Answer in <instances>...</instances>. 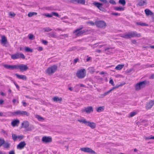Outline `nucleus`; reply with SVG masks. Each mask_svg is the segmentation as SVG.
Listing matches in <instances>:
<instances>
[{
	"instance_id": "obj_1",
	"label": "nucleus",
	"mask_w": 154,
	"mask_h": 154,
	"mask_svg": "<svg viewBox=\"0 0 154 154\" xmlns=\"http://www.w3.org/2000/svg\"><path fill=\"white\" fill-rule=\"evenodd\" d=\"M140 36L141 35L140 33H137L136 31H131L127 34H124L122 37L126 39H129L134 37H140Z\"/></svg>"
},
{
	"instance_id": "obj_2",
	"label": "nucleus",
	"mask_w": 154,
	"mask_h": 154,
	"mask_svg": "<svg viewBox=\"0 0 154 154\" xmlns=\"http://www.w3.org/2000/svg\"><path fill=\"white\" fill-rule=\"evenodd\" d=\"M78 121L80 123H82L85 124L86 125L89 126L92 129L95 128L96 126V125L95 123L87 121L85 119H78Z\"/></svg>"
},
{
	"instance_id": "obj_3",
	"label": "nucleus",
	"mask_w": 154,
	"mask_h": 154,
	"mask_svg": "<svg viewBox=\"0 0 154 154\" xmlns=\"http://www.w3.org/2000/svg\"><path fill=\"white\" fill-rule=\"evenodd\" d=\"M57 66L56 65H53L49 67L46 70V73L49 75H52L57 70Z\"/></svg>"
},
{
	"instance_id": "obj_4",
	"label": "nucleus",
	"mask_w": 154,
	"mask_h": 154,
	"mask_svg": "<svg viewBox=\"0 0 154 154\" xmlns=\"http://www.w3.org/2000/svg\"><path fill=\"white\" fill-rule=\"evenodd\" d=\"M11 114L13 115L14 116L20 115L22 116H29V113L26 111H21L20 110L12 112Z\"/></svg>"
},
{
	"instance_id": "obj_5",
	"label": "nucleus",
	"mask_w": 154,
	"mask_h": 154,
	"mask_svg": "<svg viewBox=\"0 0 154 154\" xmlns=\"http://www.w3.org/2000/svg\"><path fill=\"white\" fill-rule=\"evenodd\" d=\"M146 81H144L136 84L135 86V89L136 91H139L146 86Z\"/></svg>"
},
{
	"instance_id": "obj_6",
	"label": "nucleus",
	"mask_w": 154,
	"mask_h": 154,
	"mask_svg": "<svg viewBox=\"0 0 154 154\" xmlns=\"http://www.w3.org/2000/svg\"><path fill=\"white\" fill-rule=\"evenodd\" d=\"M86 73L85 70V69H82L77 71L76 75L79 79H82L85 76Z\"/></svg>"
},
{
	"instance_id": "obj_7",
	"label": "nucleus",
	"mask_w": 154,
	"mask_h": 154,
	"mask_svg": "<svg viewBox=\"0 0 154 154\" xmlns=\"http://www.w3.org/2000/svg\"><path fill=\"white\" fill-rule=\"evenodd\" d=\"M83 28L82 26H81L73 31V33L75 34L77 36H78L81 35L83 33L86 32L87 30L86 29L81 30Z\"/></svg>"
},
{
	"instance_id": "obj_8",
	"label": "nucleus",
	"mask_w": 154,
	"mask_h": 154,
	"mask_svg": "<svg viewBox=\"0 0 154 154\" xmlns=\"http://www.w3.org/2000/svg\"><path fill=\"white\" fill-rule=\"evenodd\" d=\"M95 24L97 27L102 29L105 28L106 26V22L102 20L95 21Z\"/></svg>"
},
{
	"instance_id": "obj_9",
	"label": "nucleus",
	"mask_w": 154,
	"mask_h": 154,
	"mask_svg": "<svg viewBox=\"0 0 154 154\" xmlns=\"http://www.w3.org/2000/svg\"><path fill=\"white\" fill-rule=\"evenodd\" d=\"M11 58L13 60H16L21 57L24 59L25 58V57L24 55L22 53H17L11 55Z\"/></svg>"
},
{
	"instance_id": "obj_10",
	"label": "nucleus",
	"mask_w": 154,
	"mask_h": 154,
	"mask_svg": "<svg viewBox=\"0 0 154 154\" xmlns=\"http://www.w3.org/2000/svg\"><path fill=\"white\" fill-rule=\"evenodd\" d=\"M93 111V108L91 106H88L86 107H85L82 109L81 110V112L82 113L85 112L87 114H89Z\"/></svg>"
},
{
	"instance_id": "obj_11",
	"label": "nucleus",
	"mask_w": 154,
	"mask_h": 154,
	"mask_svg": "<svg viewBox=\"0 0 154 154\" xmlns=\"http://www.w3.org/2000/svg\"><path fill=\"white\" fill-rule=\"evenodd\" d=\"M80 150L85 152H88L92 154H96V153L91 149L88 147L82 148Z\"/></svg>"
},
{
	"instance_id": "obj_12",
	"label": "nucleus",
	"mask_w": 154,
	"mask_h": 154,
	"mask_svg": "<svg viewBox=\"0 0 154 154\" xmlns=\"http://www.w3.org/2000/svg\"><path fill=\"white\" fill-rule=\"evenodd\" d=\"M28 69V67L26 65L21 64L19 65H17V69H20L21 71H26Z\"/></svg>"
},
{
	"instance_id": "obj_13",
	"label": "nucleus",
	"mask_w": 154,
	"mask_h": 154,
	"mask_svg": "<svg viewBox=\"0 0 154 154\" xmlns=\"http://www.w3.org/2000/svg\"><path fill=\"white\" fill-rule=\"evenodd\" d=\"M154 105V101L150 100L146 103V109H151Z\"/></svg>"
},
{
	"instance_id": "obj_14",
	"label": "nucleus",
	"mask_w": 154,
	"mask_h": 154,
	"mask_svg": "<svg viewBox=\"0 0 154 154\" xmlns=\"http://www.w3.org/2000/svg\"><path fill=\"white\" fill-rule=\"evenodd\" d=\"M3 66L5 68L8 69H11L12 70L17 69V65H11L7 64H5Z\"/></svg>"
},
{
	"instance_id": "obj_15",
	"label": "nucleus",
	"mask_w": 154,
	"mask_h": 154,
	"mask_svg": "<svg viewBox=\"0 0 154 154\" xmlns=\"http://www.w3.org/2000/svg\"><path fill=\"white\" fill-rule=\"evenodd\" d=\"M52 139L51 137H43L42 138V141L45 143H50L52 141Z\"/></svg>"
},
{
	"instance_id": "obj_16",
	"label": "nucleus",
	"mask_w": 154,
	"mask_h": 154,
	"mask_svg": "<svg viewBox=\"0 0 154 154\" xmlns=\"http://www.w3.org/2000/svg\"><path fill=\"white\" fill-rule=\"evenodd\" d=\"M7 42V40L6 37L5 36H2L1 40V44H3L4 46L7 47L6 45Z\"/></svg>"
},
{
	"instance_id": "obj_17",
	"label": "nucleus",
	"mask_w": 154,
	"mask_h": 154,
	"mask_svg": "<svg viewBox=\"0 0 154 154\" xmlns=\"http://www.w3.org/2000/svg\"><path fill=\"white\" fill-rule=\"evenodd\" d=\"M26 145V143L25 141L21 142L17 145V148L18 149H23Z\"/></svg>"
},
{
	"instance_id": "obj_18",
	"label": "nucleus",
	"mask_w": 154,
	"mask_h": 154,
	"mask_svg": "<svg viewBox=\"0 0 154 154\" xmlns=\"http://www.w3.org/2000/svg\"><path fill=\"white\" fill-rule=\"evenodd\" d=\"M15 75L19 79H21L23 80H26L27 79L25 75H20L17 74H15Z\"/></svg>"
},
{
	"instance_id": "obj_19",
	"label": "nucleus",
	"mask_w": 154,
	"mask_h": 154,
	"mask_svg": "<svg viewBox=\"0 0 154 154\" xmlns=\"http://www.w3.org/2000/svg\"><path fill=\"white\" fill-rule=\"evenodd\" d=\"M20 123V121L19 120H13L11 123V125L13 127L17 126Z\"/></svg>"
},
{
	"instance_id": "obj_20",
	"label": "nucleus",
	"mask_w": 154,
	"mask_h": 154,
	"mask_svg": "<svg viewBox=\"0 0 154 154\" xmlns=\"http://www.w3.org/2000/svg\"><path fill=\"white\" fill-rule=\"evenodd\" d=\"M52 100L54 102H60L62 100V98L61 97L59 98L58 97L56 96L52 98Z\"/></svg>"
},
{
	"instance_id": "obj_21",
	"label": "nucleus",
	"mask_w": 154,
	"mask_h": 154,
	"mask_svg": "<svg viewBox=\"0 0 154 154\" xmlns=\"http://www.w3.org/2000/svg\"><path fill=\"white\" fill-rule=\"evenodd\" d=\"M146 0H140L138 3V5L140 6H143L144 5L146 4Z\"/></svg>"
},
{
	"instance_id": "obj_22",
	"label": "nucleus",
	"mask_w": 154,
	"mask_h": 154,
	"mask_svg": "<svg viewBox=\"0 0 154 154\" xmlns=\"http://www.w3.org/2000/svg\"><path fill=\"white\" fill-rule=\"evenodd\" d=\"M145 12L146 15H153V13L149 9H146L145 10Z\"/></svg>"
},
{
	"instance_id": "obj_23",
	"label": "nucleus",
	"mask_w": 154,
	"mask_h": 154,
	"mask_svg": "<svg viewBox=\"0 0 154 154\" xmlns=\"http://www.w3.org/2000/svg\"><path fill=\"white\" fill-rule=\"evenodd\" d=\"M93 4L98 9H99L101 6H102L103 4L102 3H100L97 2H94Z\"/></svg>"
},
{
	"instance_id": "obj_24",
	"label": "nucleus",
	"mask_w": 154,
	"mask_h": 154,
	"mask_svg": "<svg viewBox=\"0 0 154 154\" xmlns=\"http://www.w3.org/2000/svg\"><path fill=\"white\" fill-rule=\"evenodd\" d=\"M22 125L24 128H26L29 126V123L27 121H24L22 123Z\"/></svg>"
},
{
	"instance_id": "obj_25",
	"label": "nucleus",
	"mask_w": 154,
	"mask_h": 154,
	"mask_svg": "<svg viewBox=\"0 0 154 154\" xmlns=\"http://www.w3.org/2000/svg\"><path fill=\"white\" fill-rule=\"evenodd\" d=\"M104 109V106L99 107L96 109V110L97 112H100L103 110Z\"/></svg>"
},
{
	"instance_id": "obj_26",
	"label": "nucleus",
	"mask_w": 154,
	"mask_h": 154,
	"mask_svg": "<svg viewBox=\"0 0 154 154\" xmlns=\"http://www.w3.org/2000/svg\"><path fill=\"white\" fill-rule=\"evenodd\" d=\"M3 147L5 148H9L10 147V144L8 142H5L3 145Z\"/></svg>"
},
{
	"instance_id": "obj_27",
	"label": "nucleus",
	"mask_w": 154,
	"mask_h": 154,
	"mask_svg": "<svg viewBox=\"0 0 154 154\" xmlns=\"http://www.w3.org/2000/svg\"><path fill=\"white\" fill-rule=\"evenodd\" d=\"M114 9L116 11H122L124 10V8L121 7H115L114 8Z\"/></svg>"
},
{
	"instance_id": "obj_28",
	"label": "nucleus",
	"mask_w": 154,
	"mask_h": 154,
	"mask_svg": "<svg viewBox=\"0 0 154 154\" xmlns=\"http://www.w3.org/2000/svg\"><path fill=\"white\" fill-rule=\"evenodd\" d=\"M124 66V65H119L116 67L115 69L117 70H120L123 68Z\"/></svg>"
},
{
	"instance_id": "obj_29",
	"label": "nucleus",
	"mask_w": 154,
	"mask_h": 154,
	"mask_svg": "<svg viewBox=\"0 0 154 154\" xmlns=\"http://www.w3.org/2000/svg\"><path fill=\"white\" fill-rule=\"evenodd\" d=\"M35 118H37L39 121H42L44 120V119L43 117L38 115L35 116Z\"/></svg>"
},
{
	"instance_id": "obj_30",
	"label": "nucleus",
	"mask_w": 154,
	"mask_h": 154,
	"mask_svg": "<svg viewBox=\"0 0 154 154\" xmlns=\"http://www.w3.org/2000/svg\"><path fill=\"white\" fill-rule=\"evenodd\" d=\"M136 25L138 26H147V24L141 22H137L136 23Z\"/></svg>"
},
{
	"instance_id": "obj_31",
	"label": "nucleus",
	"mask_w": 154,
	"mask_h": 154,
	"mask_svg": "<svg viewBox=\"0 0 154 154\" xmlns=\"http://www.w3.org/2000/svg\"><path fill=\"white\" fill-rule=\"evenodd\" d=\"M77 4L84 5L85 3V0H77Z\"/></svg>"
},
{
	"instance_id": "obj_32",
	"label": "nucleus",
	"mask_w": 154,
	"mask_h": 154,
	"mask_svg": "<svg viewBox=\"0 0 154 154\" xmlns=\"http://www.w3.org/2000/svg\"><path fill=\"white\" fill-rule=\"evenodd\" d=\"M5 140L3 138H0V147L3 146V144L5 143Z\"/></svg>"
},
{
	"instance_id": "obj_33",
	"label": "nucleus",
	"mask_w": 154,
	"mask_h": 154,
	"mask_svg": "<svg viewBox=\"0 0 154 154\" xmlns=\"http://www.w3.org/2000/svg\"><path fill=\"white\" fill-rule=\"evenodd\" d=\"M88 70L89 72L91 74H93L95 72V69L94 67H90L89 68Z\"/></svg>"
},
{
	"instance_id": "obj_34",
	"label": "nucleus",
	"mask_w": 154,
	"mask_h": 154,
	"mask_svg": "<svg viewBox=\"0 0 154 154\" xmlns=\"http://www.w3.org/2000/svg\"><path fill=\"white\" fill-rule=\"evenodd\" d=\"M49 35L50 37H52V38H56L57 37V36L55 35V34L53 32H51L49 33Z\"/></svg>"
},
{
	"instance_id": "obj_35",
	"label": "nucleus",
	"mask_w": 154,
	"mask_h": 154,
	"mask_svg": "<svg viewBox=\"0 0 154 154\" xmlns=\"http://www.w3.org/2000/svg\"><path fill=\"white\" fill-rule=\"evenodd\" d=\"M37 13L35 12H30L29 13L28 16L29 17H31L33 15H37Z\"/></svg>"
},
{
	"instance_id": "obj_36",
	"label": "nucleus",
	"mask_w": 154,
	"mask_h": 154,
	"mask_svg": "<svg viewBox=\"0 0 154 154\" xmlns=\"http://www.w3.org/2000/svg\"><path fill=\"white\" fill-rule=\"evenodd\" d=\"M119 2L120 4L122 5L123 6H125L126 4L125 0H119Z\"/></svg>"
},
{
	"instance_id": "obj_37",
	"label": "nucleus",
	"mask_w": 154,
	"mask_h": 154,
	"mask_svg": "<svg viewBox=\"0 0 154 154\" xmlns=\"http://www.w3.org/2000/svg\"><path fill=\"white\" fill-rule=\"evenodd\" d=\"M25 50L26 52H33L32 49L27 47H26L25 48Z\"/></svg>"
},
{
	"instance_id": "obj_38",
	"label": "nucleus",
	"mask_w": 154,
	"mask_h": 154,
	"mask_svg": "<svg viewBox=\"0 0 154 154\" xmlns=\"http://www.w3.org/2000/svg\"><path fill=\"white\" fill-rule=\"evenodd\" d=\"M101 2L103 3L104 4H106L107 7H108L109 5V3L107 0H99Z\"/></svg>"
},
{
	"instance_id": "obj_39",
	"label": "nucleus",
	"mask_w": 154,
	"mask_h": 154,
	"mask_svg": "<svg viewBox=\"0 0 154 154\" xmlns=\"http://www.w3.org/2000/svg\"><path fill=\"white\" fill-rule=\"evenodd\" d=\"M108 94H109V92H108V91L104 93V94H101L100 96V97L102 98H103L105 96L107 95Z\"/></svg>"
},
{
	"instance_id": "obj_40",
	"label": "nucleus",
	"mask_w": 154,
	"mask_h": 154,
	"mask_svg": "<svg viewBox=\"0 0 154 154\" xmlns=\"http://www.w3.org/2000/svg\"><path fill=\"white\" fill-rule=\"evenodd\" d=\"M44 30L45 32H49L52 30V29L49 27L45 28L44 29Z\"/></svg>"
},
{
	"instance_id": "obj_41",
	"label": "nucleus",
	"mask_w": 154,
	"mask_h": 154,
	"mask_svg": "<svg viewBox=\"0 0 154 154\" xmlns=\"http://www.w3.org/2000/svg\"><path fill=\"white\" fill-rule=\"evenodd\" d=\"M60 38L62 39L64 38L65 37H68V35L67 34H65L63 35H60Z\"/></svg>"
},
{
	"instance_id": "obj_42",
	"label": "nucleus",
	"mask_w": 154,
	"mask_h": 154,
	"mask_svg": "<svg viewBox=\"0 0 154 154\" xmlns=\"http://www.w3.org/2000/svg\"><path fill=\"white\" fill-rule=\"evenodd\" d=\"M12 138L13 140L15 141L16 140L17 138V136L15 134H12Z\"/></svg>"
},
{
	"instance_id": "obj_43",
	"label": "nucleus",
	"mask_w": 154,
	"mask_h": 154,
	"mask_svg": "<svg viewBox=\"0 0 154 154\" xmlns=\"http://www.w3.org/2000/svg\"><path fill=\"white\" fill-rule=\"evenodd\" d=\"M136 114H137V113L136 112H131L130 113V115L129 116V117H132L134 116L135 115H136Z\"/></svg>"
},
{
	"instance_id": "obj_44",
	"label": "nucleus",
	"mask_w": 154,
	"mask_h": 154,
	"mask_svg": "<svg viewBox=\"0 0 154 154\" xmlns=\"http://www.w3.org/2000/svg\"><path fill=\"white\" fill-rule=\"evenodd\" d=\"M28 36H29V39H31V40L33 39H34V36L32 34H29Z\"/></svg>"
},
{
	"instance_id": "obj_45",
	"label": "nucleus",
	"mask_w": 154,
	"mask_h": 154,
	"mask_svg": "<svg viewBox=\"0 0 154 154\" xmlns=\"http://www.w3.org/2000/svg\"><path fill=\"white\" fill-rule=\"evenodd\" d=\"M122 86V85H119L117 87H113L112 89L110 90H109V91H108V92H109V94L111 91H113L114 89L116 88H118V87H120V86Z\"/></svg>"
},
{
	"instance_id": "obj_46",
	"label": "nucleus",
	"mask_w": 154,
	"mask_h": 154,
	"mask_svg": "<svg viewBox=\"0 0 154 154\" xmlns=\"http://www.w3.org/2000/svg\"><path fill=\"white\" fill-rule=\"evenodd\" d=\"M109 3L113 5H115L116 4V2L114 0H109Z\"/></svg>"
},
{
	"instance_id": "obj_47",
	"label": "nucleus",
	"mask_w": 154,
	"mask_h": 154,
	"mask_svg": "<svg viewBox=\"0 0 154 154\" xmlns=\"http://www.w3.org/2000/svg\"><path fill=\"white\" fill-rule=\"evenodd\" d=\"M24 137V136L23 135H20L17 136V138L19 139L20 140H22Z\"/></svg>"
},
{
	"instance_id": "obj_48",
	"label": "nucleus",
	"mask_w": 154,
	"mask_h": 154,
	"mask_svg": "<svg viewBox=\"0 0 154 154\" xmlns=\"http://www.w3.org/2000/svg\"><path fill=\"white\" fill-rule=\"evenodd\" d=\"M45 16L48 17H52L53 16V15L52 13L51 14H45Z\"/></svg>"
},
{
	"instance_id": "obj_49",
	"label": "nucleus",
	"mask_w": 154,
	"mask_h": 154,
	"mask_svg": "<svg viewBox=\"0 0 154 154\" xmlns=\"http://www.w3.org/2000/svg\"><path fill=\"white\" fill-rule=\"evenodd\" d=\"M52 14L53 15V16L54 15L57 17H58L59 16L58 14L57 13L55 12H52Z\"/></svg>"
},
{
	"instance_id": "obj_50",
	"label": "nucleus",
	"mask_w": 154,
	"mask_h": 154,
	"mask_svg": "<svg viewBox=\"0 0 154 154\" xmlns=\"http://www.w3.org/2000/svg\"><path fill=\"white\" fill-rule=\"evenodd\" d=\"M99 9L103 11H106V9L102 6H101Z\"/></svg>"
},
{
	"instance_id": "obj_51",
	"label": "nucleus",
	"mask_w": 154,
	"mask_h": 154,
	"mask_svg": "<svg viewBox=\"0 0 154 154\" xmlns=\"http://www.w3.org/2000/svg\"><path fill=\"white\" fill-rule=\"evenodd\" d=\"M42 42L43 44L45 45H47L48 43V42L45 40H42Z\"/></svg>"
},
{
	"instance_id": "obj_52",
	"label": "nucleus",
	"mask_w": 154,
	"mask_h": 154,
	"mask_svg": "<svg viewBox=\"0 0 154 154\" xmlns=\"http://www.w3.org/2000/svg\"><path fill=\"white\" fill-rule=\"evenodd\" d=\"M133 70V69H127L126 71V73H129L131 72Z\"/></svg>"
},
{
	"instance_id": "obj_53",
	"label": "nucleus",
	"mask_w": 154,
	"mask_h": 154,
	"mask_svg": "<svg viewBox=\"0 0 154 154\" xmlns=\"http://www.w3.org/2000/svg\"><path fill=\"white\" fill-rule=\"evenodd\" d=\"M87 23L90 24L91 26L94 25L95 24V23H94L92 21H90L88 22Z\"/></svg>"
},
{
	"instance_id": "obj_54",
	"label": "nucleus",
	"mask_w": 154,
	"mask_h": 154,
	"mask_svg": "<svg viewBox=\"0 0 154 154\" xmlns=\"http://www.w3.org/2000/svg\"><path fill=\"white\" fill-rule=\"evenodd\" d=\"M109 83L111 84L112 86L114 85L113 81L112 79H111L109 81Z\"/></svg>"
},
{
	"instance_id": "obj_55",
	"label": "nucleus",
	"mask_w": 154,
	"mask_h": 154,
	"mask_svg": "<svg viewBox=\"0 0 154 154\" xmlns=\"http://www.w3.org/2000/svg\"><path fill=\"white\" fill-rule=\"evenodd\" d=\"M9 154H15L14 150H12L10 151L9 152Z\"/></svg>"
},
{
	"instance_id": "obj_56",
	"label": "nucleus",
	"mask_w": 154,
	"mask_h": 154,
	"mask_svg": "<svg viewBox=\"0 0 154 154\" xmlns=\"http://www.w3.org/2000/svg\"><path fill=\"white\" fill-rule=\"evenodd\" d=\"M112 14L114 15L118 16L120 15V14L117 13H112Z\"/></svg>"
},
{
	"instance_id": "obj_57",
	"label": "nucleus",
	"mask_w": 154,
	"mask_h": 154,
	"mask_svg": "<svg viewBox=\"0 0 154 154\" xmlns=\"http://www.w3.org/2000/svg\"><path fill=\"white\" fill-rule=\"evenodd\" d=\"M9 14L12 17H14L15 15V14L14 13H12L11 12H10L9 13Z\"/></svg>"
},
{
	"instance_id": "obj_58",
	"label": "nucleus",
	"mask_w": 154,
	"mask_h": 154,
	"mask_svg": "<svg viewBox=\"0 0 154 154\" xmlns=\"http://www.w3.org/2000/svg\"><path fill=\"white\" fill-rule=\"evenodd\" d=\"M38 50L39 51H42L43 50V48L41 47H39L38 48Z\"/></svg>"
},
{
	"instance_id": "obj_59",
	"label": "nucleus",
	"mask_w": 154,
	"mask_h": 154,
	"mask_svg": "<svg viewBox=\"0 0 154 154\" xmlns=\"http://www.w3.org/2000/svg\"><path fill=\"white\" fill-rule=\"evenodd\" d=\"M76 0H70V2L72 3L77 4Z\"/></svg>"
},
{
	"instance_id": "obj_60",
	"label": "nucleus",
	"mask_w": 154,
	"mask_h": 154,
	"mask_svg": "<svg viewBox=\"0 0 154 154\" xmlns=\"http://www.w3.org/2000/svg\"><path fill=\"white\" fill-rule=\"evenodd\" d=\"M14 85H15L16 86L17 88L18 89H19L20 88H19V86L18 85L15 83V82H14Z\"/></svg>"
},
{
	"instance_id": "obj_61",
	"label": "nucleus",
	"mask_w": 154,
	"mask_h": 154,
	"mask_svg": "<svg viewBox=\"0 0 154 154\" xmlns=\"http://www.w3.org/2000/svg\"><path fill=\"white\" fill-rule=\"evenodd\" d=\"M131 42L134 44H135L137 43L136 41L135 40H132L131 41Z\"/></svg>"
},
{
	"instance_id": "obj_62",
	"label": "nucleus",
	"mask_w": 154,
	"mask_h": 154,
	"mask_svg": "<svg viewBox=\"0 0 154 154\" xmlns=\"http://www.w3.org/2000/svg\"><path fill=\"white\" fill-rule=\"evenodd\" d=\"M79 59L78 58L75 59L74 60V63H76L79 60Z\"/></svg>"
},
{
	"instance_id": "obj_63",
	"label": "nucleus",
	"mask_w": 154,
	"mask_h": 154,
	"mask_svg": "<svg viewBox=\"0 0 154 154\" xmlns=\"http://www.w3.org/2000/svg\"><path fill=\"white\" fill-rule=\"evenodd\" d=\"M91 58L90 57H88L86 59V62H88L91 59Z\"/></svg>"
},
{
	"instance_id": "obj_64",
	"label": "nucleus",
	"mask_w": 154,
	"mask_h": 154,
	"mask_svg": "<svg viewBox=\"0 0 154 154\" xmlns=\"http://www.w3.org/2000/svg\"><path fill=\"white\" fill-rule=\"evenodd\" d=\"M22 103L24 106H26V103L25 102H23Z\"/></svg>"
}]
</instances>
